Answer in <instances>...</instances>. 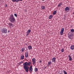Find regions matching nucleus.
<instances>
[{
    "mask_svg": "<svg viewBox=\"0 0 74 74\" xmlns=\"http://www.w3.org/2000/svg\"><path fill=\"white\" fill-rule=\"evenodd\" d=\"M13 2H15V0H12Z\"/></svg>",
    "mask_w": 74,
    "mask_h": 74,
    "instance_id": "nucleus-32",
    "label": "nucleus"
},
{
    "mask_svg": "<svg viewBox=\"0 0 74 74\" xmlns=\"http://www.w3.org/2000/svg\"><path fill=\"white\" fill-rule=\"evenodd\" d=\"M41 7L42 10H44L45 9V6H42Z\"/></svg>",
    "mask_w": 74,
    "mask_h": 74,
    "instance_id": "nucleus-20",
    "label": "nucleus"
},
{
    "mask_svg": "<svg viewBox=\"0 0 74 74\" xmlns=\"http://www.w3.org/2000/svg\"><path fill=\"white\" fill-rule=\"evenodd\" d=\"M9 21L12 23H14L15 22V18L13 14H12L10 16L9 18Z\"/></svg>",
    "mask_w": 74,
    "mask_h": 74,
    "instance_id": "nucleus-2",
    "label": "nucleus"
},
{
    "mask_svg": "<svg viewBox=\"0 0 74 74\" xmlns=\"http://www.w3.org/2000/svg\"><path fill=\"white\" fill-rule=\"evenodd\" d=\"M22 0H19V1H22Z\"/></svg>",
    "mask_w": 74,
    "mask_h": 74,
    "instance_id": "nucleus-40",
    "label": "nucleus"
},
{
    "mask_svg": "<svg viewBox=\"0 0 74 74\" xmlns=\"http://www.w3.org/2000/svg\"><path fill=\"white\" fill-rule=\"evenodd\" d=\"M44 69H46V67H45Z\"/></svg>",
    "mask_w": 74,
    "mask_h": 74,
    "instance_id": "nucleus-39",
    "label": "nucleus"
},
{
    "mask_svg": "<svg viewBox=\"0 0 74 74\" xmlns=\"http://www.w3.org/2000/svg\"><path fill=\"white\" fill-rule=\"evenodd\" d=\"M41 62H42V61H41V60H40L39 61V63H41Z\"/></svg>",
    "mask_w": 74,
    "mask_h": 74,
    "instance_id": "nucleus-33",
    "label": "nucleus"
},
{
    "mask_svg": "<svg viewBox=\"0 0 74 74\" xmlns=\"http://www.w3.org/2000/svg\"><path fill=\"white\" fill-rule=\"evenodd\" d=\"M63 2H61L60 3H59V4L58 5V7H61V5H62Z\"/></svg>",
    "mask_w": 74,
    "mask_h": 74,
    "instance_id": "nucleus-9",
    "label": "nucleus"
},
{
    "mask_svg": "<svg viewBox=\"0 0 74 74\" xmlns=\"http://www.w3.org/2000/svg\"><path fill=\"white\" fill-rule=\"evenodd\" d=\"M29 71L31 73H32V71H33V68H32V66H30Z\"/></svg>",
    "mask_w": 74,
    "mask_h": 74,
    "instance_id": "nucleus-7",
    "label": "nucleus"
},
{
    "mask_svg": "<svg viewBox=\"0 0 74 74\" xmlns=\"http://www.w3.org/2000/svg\"><path fill=\"white\" fill-rule=\"evenodd\" d=\"M27 63H28V66H30V64H31V62H27Z\"/></svg>",
    "mask_w": 74,
    "mask_h": 74,
    "instance_id": "nucleus-21",
    "label": "nucleus"
},
{
    "mask_svg": "<svg viewBox=\"0 0 74 74\" xmlns=\"http://www.w3.org/2000/svg\"><path fill=\"white\" fill-rule=\"evenodd\" d=\"M65 10L66 12H67L69 11V10Z\"/></svg>",
    "mask_w": 74,
    "mask_h": 74,
    "instance_id": "nucleus-27",
    "label": "nucleus"
},
{
    "mask_svg": "<svg viewBox=\"0 0 74 74\" xmlns=\"http://www.w3.org/2000/svg\"><path fill=\"white\" fill-rule=\"evenodd\" d=\"M28 48L29 50H30V49H32V47L30 45L28 46Z\"/></svg>",
    "mask_w": 74,
    "mask_h": 74,
    "instance_id": "nucleus-13",
    "label": "nucleus"
},
{
    "mask_svg": "<svg viewBox=\"0 0 74 74\" xmlns=\"http://www.w3.org/2000/svg\"><path fill=\"white\" fill-rule=\"evenodd\" d=\"M61 51L62 52H64V49H62L61 50Z\"/></svg>",
    "mask_w": 74,
    "mask_h": 74,
    "instance_id": "nucleus-29",
    "label": "nucleus"
},
{
    "mask_svg": "<svg viewBox=\"0 0 74 74\" xmlns=\"http://www.w3.org/2000/svg\"><path fill=\"white\" fill-rule=\"evenodd\" d=\"M65 10H69V7H67L65 8Z\"/></svg>",
    "mask_w": 74,
    "mask_h": 74,
    "instance_id": "nucleus-26",
    "label": "nucleus"
},
{
    "mask_svg": "<svg viewBox=\"0 0 74 74\" xmlns=\"http://www.w3.org/2000/svg\"><path fill=\"white\" fill-rule=\"evenodd\" d=\"M68 35H70V36H73V33H71V32H69L68 34Z\"/></svg>",
    "mask_w": 74,
    "mask_h": 74,
    "instance_id": "nucleus-17",
    "label": "nucleus"
},
{
    "mask_svg": "<svg viewBox=\"0 0 74 74\" xmlns=\"http://www.w3.org/2000/svg\"><path fill=\"white\" fill-rule=\"evenodd\" d=\"M52 15H50L49 16V19H52Z\"/></svg>",
    "mask_w": 74,
    "mask_h": 74,
    "instance_id": "nucleus-15",
    "label": "nucleus"
},
{
    "mask_svg": "<svg viewBox=\"0 0 74 74\" xmlns=\"http://www.w3.org/2000/svg\"><path fill=\"white\" fill-rule=\"evenodd\" d=\"M42 1H44L45 0H42Z\"/></svg>",
    "mask_w": 74,
    "mask_h": 74,
    "instance_id": "nucleus-42",
    "label": "nucleus"
},
{
    "mask_svg": "<svg viewBox=\"0 0 74 74\" xmlns=\"http://www.w3.org/2000/svg\"><path fill=\"white\" fill-rule=\"evenodd\" d=\"M21 60H23L24 59V56L22 55L21 56Z\"/></svg>",
    "mask_w": 74,
    "mask_h": 74,
    "instance_id": "nucleus-16",
    "label": "nucleus"
},
{
    "mask_svg": "<svg viewBox=\"0 0 74 74\" xmlns=\"http://www.w3.org/2000/svg\"><path fill=\"white\" fill-rule=\"evenodd\" d=\"M64 28H62L61 29V30L60 32V34L61 36H62L63 34V32H64Z\"/></svg>",
    "mask_w": 74,
    "mask_h": 74,
    "instance_id": "nucleus-6",
    "label": "nucleus"
},
{
    "mask_svg": "<svg viewBox=\"0 0 74 74\" xmlns=\"http://www.w3.org/2000/svg\"><path fill=\"white\" fill-rule=\"evenodd\" d=\"M63 72L64 74H67V72L65 70L63 71Z\"/></svg>",
    "mask_w": 74,
    "mask_h": 74,
    "instance_id": "nucleus-25",
    "label": "nucleus"
},
{
    "mask_svg": "<svg viewBox=\"0 0 74 74\" xmlns=\"http://www.w3.org/2000/svg\"><path fill=\"white\" fill-rule=\"evenodd\" d=\"M34 71H35V72H37V71H38V69L37 68H35L34 69Z\"/></svg>",
    "mask_w": 74,
    "mask_h": 74,
    "instance_id": "nucleus-19",
    "label": "nucleus"
},
{
    "mask_svg": "<svg viewBox=\"0 0 74 74\" xmlns=\"http://www.w3.org/2000/svg\"><path fill=\"white\" fill-rule=\"evenodd\" d=\"M56 61V58H53L52 59V62H55Z\"/></svg>",
    "mask_w": 74,
    "mask_h": 74,
    "instance_id": "nucleus-11",
    "label": "nucleus"
},
{
    "mask_svg": "<svg viewBox=\"0 0 74 74\" xmlns=\"http://www.w3.org/2000/svg\"><path fill=\"white\" fill-rule=\"evenodd\" d=\"M8 25H9L10 27L11 28V27H13L14 26V24H12V23H8Z\"/></svg>",
    "mask_w": 74,
    "mask_h": 74,
    "instance_id": "nucleus-4",
    "label": "nucleus"
},
{
    "mask_svg": "<svg viewBox=\"0 0 74 74\" xmlns=\"http://www.w3.org/2000/svg\"><path fill=\"white\" fill-rule=\"evenodd\" d=\"M8 33H10V30H8Z\"/></svg>",
    "mask_w": 74,
    "mask_h": 74,
    "instance_id": "nucleus-37",
    "label": "nucleus"
},
{
    "mask_svg": "<svg viewBox=\"0 0 74 74\" xmlns=\"http://www.w3.org/2000/svg\"><path fill=\"white\" fill-rule=\"evenodd\" d=\"M23 63V61H21V62H20V63Z\"/></svg>",
    "mask_w": 74,
    "mask_h": 74,
    "instance_id": "nucleus-36",
    "label": "nucleus"
},
{
    "mask_svg": "<svg viewBox=\"0 0 74 74\" xmlns=\"http://www.w3.org/2000/svg\"><path fill=\"white\" fill-rule=\"evenodd\" d=\"M68 57H69V58H71V56L70 55H69V56H68Z\"/></svg>",
    "mask_w": 74,
    "mask_h": 74,
    "instance_id": "nucleus-35",
    "label": "nucleus"
},
{
    "mask_svg": "<svg viewBox=\"0 0 74 74\" xmlns=\"http://www.w3.org/2000/svg\"><path fill=\"white\" fill-rule=\"evenodd\" d=\"M26 11H27V10H24V12H26Z\"/></svg>",
    "mask_w": 74,
    "mask_h": 74,
    "instance_id": "nucleus-38",
    "label": "nucleus"
},
{
    "mask_svg": "<svg viewBox=\"0 0 74 74\" xmlns=\"http://www.w3.org/2000/svg\"><path fill=\"white\" fill-rule=\"evenodd\" d=\"M56 12H57L55 10V11H54L53 12V14L54 15H55L56 14Z\"/></svg>",
    "mask_w": 74,
    "mask_h": 74,
    "instance_id": "nucleus-18",
    "label": "nucleus"
},
{
    "mask_svg": "<svg viewBox=\"0 0 74 74\" xmlns=\"http://www.w3.org/2000/svg\"><path fill=\"white\" fill-rule=\"evenodd\" d=\"M71 50H74V45H71Z\"/></svg>",
    "mask_w": 74,
    "mask_h": 74,
    "instance_id": "nucleus-12",
    "label": "nucleus"
},
{
    "mask_svg": "<svg viewBox=\"0 0 74 74\" xmlns=\"http://www.w3.org/2000/svg\"><path fill=\"white\" fill-rule=\"evenodd\" d=\"M18 1H19V0H15V2H16V3H18Z\"/></svg>",
    "mask_w": 74,
    "mask_h": 74,
    "instance_id": "nucleus-30",
    "label": "nucleus"
},
{
    "mask_svg": "<svg viewBox=\"0 0 74 74\" xmlns=\"http://www.w3.org/2000/svg\"><path fill=\"white\" fill-rule=\"evenodd\" d=\"M51 61H50L49 62H48V66H49V65H50V64H51Z\"/></svg>",
    "mask_w": 74,
    "mask_h": 74,
    "instance_id": "nucleus-22",
    "label": "nucleus"
},
{
    "mask_svg": "<svg viewBox=\"0 0 74 74\" xmlns=\"http://www.w3.org/2000/svg\"><path fill=\"white\" fill-rule=\"evenodd\" d=\"M28 52H27V53L26 52V53L25 54V58H28Z\"/></svg>",
    "mask_w": 74,
    "mask_h": 74,
    "instance_id": "nucleus-14",
    "label": "nucleus"
},
{
    "mask_svg": "<svg viewBox=\"0 0 74 74\" xmlns=\"http://www.w3.org/2000/svg\"><path fill=\"white\" fill-rule=\"evenodd\" d=\"M14 16H16V17H17V14H15Z\"/></svg>",
    "mask_w": 74,
    "mask_h": 74,
    "instance_id": "nucleus-31",
    "label": "nucleus"
},
{
    "mask_svg": "<svg viewBox=\"0 0 74 74\" xmlns=\"http://www.w3.org/2000/svg\"><path fill=\"white\" fill-rule=\"evenodd\" d=\"M5 7H7V4L5 5Z\"/></svg>",
    "mask_w": 74,
    "mask_h": 74,
    "instance_id": "nucleus-34",
    "label": "nucleus"
},
{
    "mask_svg": "<svg viewBox=\"0 0 74 74\" xmlns=\"http://www.w3.org/2000/svg\"><path fill=\"white\" fill-rule=\"evenodd\" d=\"M68 37L71 40V39H73V36H71V35H68Z\"/></svg>",
    "mask_w": 74,
    "mask_h": 74,
    "instance_id": "nucleus-10",
    "label": "nucleus"
},
{
    "mask_svg": "<svg viewBox=\"0 0 74 74\" xmlns=\"http://www.w3.org/2000/svg\"><path fill=\"white\" fill-rule=\"evenodd\" d=\"M21 51H22V52H24V51H25V49H23V48L21 49Z\"/></svg>",
    "mask_w": 74,
    "mask_h": 74,
    "instance_id": "nucleus-23",
    "label": "nucleus"
},
{
    "mask_svg": "<svg viewBox=\"0 0 74 74\" xmlns=\"http://www.w3.org/2000/svg\"><path fill=\"white\" fill-rule=\"evenodd\" d=\"M71 32H74V29H72L71 30Z\"/></svg>",
    "mask_w": 74,
    "mask_h": 74,
    "instance_id": "nucleus-28",
    "label": "nucleus"
},
{
    "mask_svg": "<svg viewBox=\"0 0 74 74\" xmlns=\"http://www.w3.org/2000/svg\"><path fill=\"white\" fill-rule=\"evenodd\" d=\"M19 65H20V64H21V63H19Z\"/></svg>",
    "mask_w": 74,
    "mask_h": 74,
    "instance_id": "nucleus-41",
    "label": "nucleus"
},
{
    "mask_svg": "<svg viewBox=\"0 0 74 74\" xmlns=\"http://www.w3.org/2000/svg\"><path fill=\"white\" fill-rule=\"evenodd\" d=\"M2 33H5L6 34L7 33V29L5 28H3V29L1 30Z\"/></svg>",
    "mask_w": 74,
    "mask_h": 74,
    "instance_id": "nucleus-3",
    "label": "nucleus"
},
{
    "mask_svg": "<svg viewBox=\"0 0 74 74\" xmlns=\"http://www.w3.org/2000/svg\"><path fill=\"white\" fill-rule=\"evenodd\" d=\"M32 64L33 65H35V64L36 63V59L35 58H34L32 59Z\"/></svg>",
    "mask_w": 74,
    "mask_h": 74,
    "instance_id": "nucleus-5",
    "label": "nucleus"
},
{
    "mask_svg": "<svg viewBox=\"0 0 74 74\" xmlns=\"http://www.w3.org/2000/svg\"><path fill=\"white\" fill-rule=\"evenodd\" d=\"M69 60L70 61H71L72 60V58L71 57L69 58Z\"/></svg>",
    "mask_w": 74,
    "mask_h": 74,
    "instance_id": "nucleus-24",
    "label": "nucleus"
},
{
    "mask_svg": "<svg viewBox=\"0 0 74 74\" xmlns=\"http://www.w3.org/2000/svg\"><path fill=\"white\" fill-rule=\"evenodd\" d=\"M23 68L24 70H25L26 72V73H28L29 72V66L28 65L27 62H26L24 64H23Z\"/></svg>",
    "mask_w": 74,
    "mask_h": 74,
    "instance_id": "nucleus-1",
    "label": "nucleus"
},
{
    "mask_svg": "<svg viewBox=\"0 0 74 74\" xmlns=\"http://www.w3.org/2000/svg\"><path fill=\"white\" fill-rule=\"evenodd\" d=\"M30 32H31V30H30V29L28 30L27 32L26 36H27L28 35L30 34Z\"/></svg>",
    "mask_w": 74,
    "mask_h": 74,
    "instance_id": "nucleus-8",
    "label": "nucleus"
}]
</instances>
